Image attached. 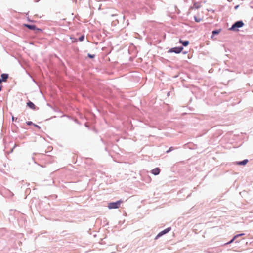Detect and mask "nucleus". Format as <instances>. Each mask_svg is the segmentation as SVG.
Instances as JSON below:
<instances>
[{
    "mask_svg": "<svg viewBox=\"0 0 253 253\" xmlns=\"http://www.w3.org/2000/svg\"><path fill=\"white\" fill-rule=\"evenodd\" d=\"M123 203V201L120 200L115 202L109 203L108 207L109 209H117L120 207V205Z\"/></svg>",
    "mask_w": 253,
    "mask_h": 253,
    "instance_id": "nucleus-1",
    "label": "nucleus"
},
{
    "mask_svg": "<svg viewBox=\"0 0 253 253\" xmlns=\"http://www.w3.org/2000/svg\"><path fill=\"white\" fill-rule=\"evenodd\" d=\"M243 25L244 23L242 21H239L235 22L230 29L233 31H238V28L243 27Z\"/></svg>",
    "mask_w": 253,
    "mask_h": 253,
    "instance_id": "nucleus-2",
    "label": "nucleus"
},
{
    "mask_svg": "<svg viewBox=\"0 0 253 253\" xmlns=\"http://www.w3.org/2000/svg\"><path fill=\"white\" fill-rule=\"evenodd\" d=\"M183 49V48L182 47H174L171 48L169 50V52H175L176 53H180L182 50Z\"/></svg>",
    "mask_w": 253,
    "mask_h": 253,
    "instance_id": "nucleus-3",
    "label": "nucleus"
},
{
    "mask_svg": "<svg viewBox=\"0 0 253 253\" xmlns=\"http://www.w3.org/2000/svg\"><path fill=\"white\" fill-rule=\"evenodd\" d=\"M171 230V227H168L167 229L164 230L163 231L160 232L155 237V239H157L160 237L162 236V235L167 233L168 232H169Z\"/></svg>",
    "mask_w": 253,
    "mask_h": 253,
    "instance_id": "nucleus-4",
    "label": "nucleus"
},
{
    "mask_svg": "<svg viewBox=\"0 0 253 253\" xmlns=\"http://www.w3.org/2000/svg\"><path fill=\"white\" fill-rule=\"evenodd\" d=\"M24 26L25 27H26L27 28H28V29H30V30H40V29H38V28H37L36 26L34 25H29V24H24Z\"/></svg>",
    "mask_w": 253,
    "mask_h": 253,
    "instance_id": "nucleus-5",
    "label": "nucleus"
},
{
    "mask_svg": "<svg viewBox=\"0 0 253 253\" xmlns=\"http://www.w3.org/2000/svg\"><path fill=\"white\" fill-rule=\"evenodd\" d=\"M220 29L213 31L212 32V36H211V38L213 40L216 39V38H214V37L216 35H218L220 33Z\"/></svg>",
    "mask_w": 253,
    "mask_h": 253,
    "instance_id": "nucleus-6",
    "label": "nucleus"
},
{
    "mask_svg": "<svg viewBox=\"0 0 253 253\" xmlns=\"http://www.w3.org/2000/svg\"><path fill=\"white\" fill-rule=\"evenodd\" d=\"M152 173L155 175H157L158 174H159L160 172V169L159 168H156L153 169L151 171Z\"/></svg>",
    "mask_w": 253,
    "mask_h": 253,
    "instance_id": "nucleus-7",
    "label": "nucleus"
},
{
    "mask_svg": "<svg viewBox=\"0 0 253 253\" xmlns=\"http://www.w3.org/2000/svg\"><path fill=\"white\" fill-rule=\"evenodd\" d=\"M179 42L180 43H181L184 46H187L189 44V42L188 41H182L181 40H180Z\"/></svg>",
    "mask_w": 253,
    "mask_h": 253,
    "instance_id": "nucleus-8",
    "label": "nucleus"
},
{
    "mask_svg": "<svg viewBox=\"0 0 253 253\" xmlns=\"http://www.w3.org/2000/svg\"><path fill=\"white\" fill-rule=\"evenodd\" d=\"M1 77L2 78L1 80L5 82L6 81V80L8 78V75L7 74H2L1 75Z\"/></svg>",
    "mask_w": 253,
    "mask_h": 253,
    "instance_id": "nucleus-9",
    "label": "nucleus"
},
{
    "mask_svg": "<svg viewBox=\"0 0 253 253\" xmlns=\"http://www.w3.org/2000/svg\"><path fill=\"white\" fill-rule=\"evenodd\" d=\"M27 106L32 109H35V105L31 101H29L27 103Z\"/></svg>",
    "mask_w": 253,
    "mask_h": 253,
    "instance_id": "nucleus-10",
    "label": "nucleus"
},
{
    "mask_svg": "<svg viewBox=\"0 0 253 253\" xmlns=\"http://www.w3.org/2000/svg\"><path fill=\"white\" fill-rule=\"evenodd\" d=\"M244 235V234L242 233V234H238V235H235V236L234 237V238H233V239H232V240H231L229 242H228V243H226V244H229V243H231L233 242V241H234L236 238H237V237H239V236H242V235Z\"/></svg>",
    "mask_w": 253,
    "mask_h": 253,
    "instance_id": "nucleus-11",
    "label": "nucleus"
},
{
    "mask_svg": "<svg viewBox=\"0 0 253 253\" xmlns=\"http://www.w3.org/2000/svg\"><path fill=\"white\" fill-rule=\"evenodd\" d=\"M248 160L247 159H245L242 161L237 162V164L239 165H245L248 163Z\"/></svg>",
    "mask_w": 253,
    "mask_h": 253,
    "instance_id": "nucleus-12",
    "label": "nucleus"
},
{
    "mask_svg": "<svg viewBox=\"0 0 253 253\" xmlns=\"http://www.w3.org/2000/svg\"><path fill=\"white\" fill-rule=\"evenodd\" d=\"M194 19L196 22H200L202 21V18L200 17H198L196 16H194Z\"/></svg>",
    "mask_w": 253,
    "mask_h": 253,
    "instance_id": "nucleus-13",
    "label": "nucleus"
},
{
    "mask_svg": "<svg viewBox=\"0 0 253 253\" xmlns=\"http://www.w3.org/2000/svg\"><path fill=\"white\" fill-rule=\"evenodd\" d=\"M84 39V35H82L79 38V41H83Z\"/></svg>",
    "mask_w": 253,
    "mask_h": 253,
    "instance_id": "nucleus-14",
    "label": "nucleus"
},
{
    "mask_svg": "<svg viewBox=\"0 0 253 253\" xmlns=\"http://www.w3.org/2000/svg\"><path fill=\"white\" fill-rule=\"evenodd\" d=\"M174 148L172 147H170L168 150L167 151V153H169V152L172 151Z\"/></svg>",
    "mask_w": 253,
    "mask_h": 253,
    "instance_id": "nucleus-15",
    "label": "nucleus"
},
{
    "mask_svg": "<svg viewBox=\"0 0 253 253\" xmlns=\"http://www.w3.org/2000/svg\"><path fill=\"white\" fill-rule=\"evenodd\" d=\"M88 56L90 58H93L95 57V55L94 54H88Z\"/></svg>",
    "mask_w": 253,
    "mask_h": 253,
    "instance_id": "nucleus-16",
    "label": "nucleus"
},
{
    "mask_svg": "<svg viewBox=\"0 0 253 253\" xmlns=\"http://www.w3.org/2000/svg\"><path fill=\"white\" fill-rule=\"evenodd\" d=\"M27 124L28 125H30L32 124V122H28L27 123Z\"/></svg>",
    "mask_w": 253,
    "mask_h": 253,
    "instance_id": "nucleus-17",
    "label": "nucleus"
},
{
    "mask_svg": "<svg viewBox=\"0 0 253 253\" xmlns=\"http://www.w3.org/2000/svg\"><path fill=\"white\" fill-rule=\"evenodd\" d=\"M17 146V145L16 144H15V145H14V147L11 149V152H12V151H13V149H14V148H15Z\"/></svg>",
    "mask_w": 253,
    "mask_h": 253,
    "instance_id": "nucleus-18",
    "label": "nucleus"
},
{
    "mask_svg": "<svg viewBox=\"0 0 253 253\" xmlns=\"http://www.w3.org/2000/svg\"><path fill=\"white\" fill-rule=\"evenodd\" d=\"M17 120V118H14V117H12V121Z\"/></svg>",
    "mask_w": 253,
    "mask_h": 253,
    "instance_id": "nucleus-19",
    "label": "nucleus"
},
{
    "mask_svg": "<svg viewBox=\"0 0 253 253\" xmlns=\"http://www.w3.org/2000/svg\"><path fill=\"white\" fill-rule=\"evenodd\" d=\"M1 89H2V86H0V91L1 90Z\"/></svg>",
    "mask_w": 253,
    "mask_h": 253,
    "instance_id": "nucleus-20",
    "label": "nucleus"
},
{
    "mask_svg": "<svg viewBox=\"0 0 253 253\" xmlns=\"http://www.w3.org/2000/svg\"><path fill=\"white\" fill-rule=\"evenodd\" d=\"M2 80L0 79V84L1 83Z\"/></svg>",
    "mask_w": 253,
    "mask_h": 253,
    "instance_id": "nucleus-21",
    "label": "nucleus"
},
{
    "mask_svg": "<svg viewBox=\"0 0 253 253\" xmlns=\"http://www.w3.org/2000/svg\"><path fill=\"white\" fill-rule=\"evenodd\" d=\"M77 42V40L76 39H75V41H74V42Z\"/></svg>",
    "mask_w": 253,
    "mask_h": 253,
    "instance_id": "nucleus-22",
    "label": "nucleus"
}]
</instances>
